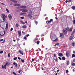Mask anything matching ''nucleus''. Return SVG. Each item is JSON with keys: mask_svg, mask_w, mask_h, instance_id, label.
<instances>
[{"mask_svg": "<svg viewBox=\"0 0 75 75\" xmlns=\"http://www.w3.org/2000/svg\"><path fill=\"white\" fill-rule=\"evenodd\" d=\"M4 34H5V31H1L0 33V35L1 36L4 35Z\"/></svg>", "mask_w": 75, "mask_h": 75, "instance_id": "nucleus-1", "label": "nucleus"}, {"mask_svg": "<svg viewBox=\"0 0 75 75\" xmlns=\"http://www.w3.org/2000/svg\"><path fill=\"white\" fill-rule=\"evenodd\" d=\"M21 10L22 11V12H28V10L26 9H21Z\"/></svg>", "mask_w": 75, "mask_h": 75, "instance_id": "nucleus-2", "label": "nucleus"}, {"mask_svg": "<svg viewBox=\"0 0 75 75\" xmlns=\"http://www.w3.org/2000/svg\"><path fill=\"white\" fill-rule=\"evenodd\" d=\"M53 19H51L50 21H48V24H49L51 23V22H53Z\"/></svg>", "mask_w": 75, "mask_h": 75, "instance_id": "nucleus-3", "label": "nucleus"}, {"mask_svg": "<svg viewBox=\"0 0 75 75\" xmlns=\"http://www.w3.org/2000/svg\"><path fill=\"white\" fill-rule=\"evenodd\" d=\"M66 56L67 57H69V51H68L66 52Z\"/></svg>", "mask_w": 75, "mask_h": 75, "instance_id": "nucleus-4", "label": "nucleus"}, {"mask_svg": "<svg viewBox=\"0 0 75 75\" xmlns=\"http://www.w3.org/2000/svg\"><path fill=\"white\" fill-rule=\"evenodd\" d=\"M19 51L21 54V55H24V53L23 52V51H21V50H19Z\"/></svg>", "mask_w": 75, "mask_h": 75, "instance_id": "nucleus-5", "label": "nucleus"}, {"mask_svg": "<svg viewBox=\"0 0 75 75\" xmlns=\"http://www.w3.org/2000/svg\"><path fill=\"white\" fill-rule=\"evenodd\" d=\"M8 17L9 20H11L12 18V16L11 14H9Z\"/></svg>", "mask_w": 75, "mask_h": 75, "instance_id": "nucleus-6", "label": "nucleus"}, {"mask_svg": "<svg viewBox=\"0 0 75 75\" xmlns=\"http://www.w3.org/2000/svg\"><path fill=\"white\" fill-rule=\"evenodd\" d=\"M63 33H64V34L65 35L67 34V31H66L65 30L63 29Z\"/></svg>", "mask_w": 75, "mask_h": 75, "instance_id": "nucleus-7", "label": "nucleus"}, {"mask_svg": "<svg viewBox=\"0 0 75 75\" xmlns=\"http://www.w3.org/2000/svg\"><path fill=\"white\" fill-rule=\"evenodd\" d=\"M63 36H64V34L60 33V37H61V38H62V37H63Z\"/></svg>", "mask_w": 75, "mask_h": 75, "instance_id": "nucleus-8", "label": "nucleus"}, {"mask_svg": "<svg viewBox=\"0 0 75 75\" xmlns=\"http://www.w3.org/2000/svg\"><path fill=\"white\" fill-rule=\"evenodd\" d=\"M59 57H63V56H64V55H63V54H62V53H59Z\"/></svg>", "mask_w": 75, "mask_h": 75, "instance_id": "nucleus-9", "label": "nucleus"}, {"mask_svg": "<svg viewBox=\"0 0 75 75\" xmlns=\"http://www.w3.org/2000/svg\"><path fill=\"white\" fill-rule=\"evenodd\" d=\"M18 34L19 35V36H21V31H18Z\"/></svg>", "mask_w": 75, "mask_h": 75, "instance_id": "nucleus-10", "label": "nucleus"}, {"mask_svg": "<svg viewBox=\"0 0 75 75\" xmlns=\"http://www.w3.org/2000/svg\"><path fill=\"white\" fill-rule=\"evenodd\" d=\"M14 6H20V4H14Z\"/></svg>", "mask_w": 75, "mask_h": 75, "instance_id": "nucleus-11", "label": "nucleus"}, {"mask_svg": "<svg viewBox=\"0 0 75 75\" xmlns=\"http://www.w3.org/2000/svg\"><path fill=\"white\" fill-rule=\"evenodd\" d=\"M74 35H73L72 36H71L69 38L70 40H72V39H73V38H74Z\"/></svg>", "mask_w": 75, "mask_h": 75, "instance_id": "nucleus-12", "label": "nucleus"}, {"mask_svg": "<svg viewBox=\"0 0 75 75\" xmlns=\"http://www.w3.org/2000/svg\"><path fill=\"white\" fill-rule=\"evenodd\" d=\"M21 61L23 63H24L25 62V61L23 59H21Z\"/></svg>", "mask_w": 75, "mask_h": 75, "instance_id": "nucleus-13", "label": "nucleus"}, {"mask_svg": "<svg viewBox=\"0 0 75 75\" xmlns=\"http://www.w3.org/2000/svg\"><path fill=\"white\" fill-rule=\"evenodd\" d=\"M28 16L30 19H31V18L33 17L31 14H28Z\"/></svg>", "mask_w": 75, "mask_h": 75, "instance_id": "nucleus-14", "label": "nucleus"}, {"mask_svg": "<svg viewBox=\"0 0 75 75\" xmlns=\"http://www.w3.org/2000/svg\"><path fill=\"white\" fill-rule=\"evenodd\" d=\"M21 8H26L27 6H22L20 7Z\"/></svg>", "mask_w": 75, "mask_h": 75, "instance_id": "nucleus-15", "label": "nucleus"}, {"mask_svg": "<svg viewBox=\"0 0 75 75\" xmlns=\"http://www.w3.org/2000/svg\"><path fill=\"white\" fill-rule=\"evenodd\" d=\"M10 65V63H9V62H7L6 63V64L5 65H6V66H8Z\"/></svg>", "mask_w": 75, "mask_h": 75, "instance_id": "nucleus-16", "label": "nucleus"}, {"mask_svg": "<svg viewBox=\"0 0 75 75\" xmlns=\"http://www.w3.org/2000/svg\"><path fill=\"white\" fill-rule=\"evenodd\" d=\"M69 28H67L65 29V30L66 31H69Z\"/></svg>", "mask_w": 75, "mask_h": 75, "instance_id": "nucleus-17", "label": "nucleus"}, {"mask_svg": "<svg viewBox=\"0 0 75 75\" xmlns=\"http://www.w3.org/2000/svg\"><path fill=\"white\" fill-rule=\"evenodd\" d=\"M8 27V23H7L6 24V29H7Z\"/></svg>", "mask_w": 75, "mask_h": 75, "instance_id": "nucleus-18", "label": "nucleus"}, {"mask_svg": "<svg viewBox=\"0 0 75 75\" xmlns=\"http://www.w3.org/2000/svg\"><path fill=\"white\" fill-rule=\"evenodd\" d=\"M73 29V28H71L69 29V31H72V29Z\"/></svg>", "mask_w": 75, "mask_h": 75, "instance_id": "nucleus-19", "label": "nucleus"}, {"mask_svg": "<svg viewBox=\"0 0 75 75\" xmlns=\"http://www.w3.org/2000/svg\"><path fill=\"white\" fill-rule=\"evenodd\" d=\"M75 29L72 32V33L71 34V35H72L74 34L75 33Z\"/></svg>", "mask_w": 75, "mask_h": 75, "instance_id": "nucleus-20", "label": "nucleus"}, {"mask_svg": "<svg viewBox=\"0 0 75 75\" xmlns=\"http://www.w3.org/2000/svg\"><path fill=\"white\" fill-rule=\"evenodd\" d=\"M75 42H73L72 43V46H74V45H75Z\"/></svg>", "mask_w": 75, "mask_h": 75, "instance_id": "nucleus-21", "label": "nucleus"}, {"mask_svg": "<svg viewBox=\"0 0 75 75\" xmlns=\"http://www.w3.org/2000/svg\"><path fill=\"white\" fill-rule=\"evenodd\" d=\"M53 41H54L55 42H57V41H58V39H56L55 40H53Z\"/></svg>", "mask_w": 75, "mask_h": 75, "instance_id": "nucleus-22", "label": "nucleus"}, {"mask_svg": "<svg viewBox=\"0 0 75 75\" xmlns=\"http://www.w3.org/2000/svg\"><path fill=\"white\" fill-rule=\"evenodd\" d=\"M62 60H65V59H66V58L64 57H62Z\"/></svg>", "mask_w": 75, "mask_h": 75, "instance_id": "nucleus-23", "label": "nucleus"}, {"mask_svg": "<svg viewBox=\"0 0 75 75\" xmlns=\"http://www.w3.org/2000/svg\"><path fill=\"white\" fill-rule=\"evenodd\" d=\"M1 17H6V15H5L4 14H2V16H1Z\"/></svg>", "mask_w": 75, "mask_h": 75, "instance_id": "nucleus-24", "label": "nucleus"}, {"mask_svg": "<svg viewBox=\"0 0 75 75\" xmlns=\"http://www.w3.org/2000/svg\"><path fill=\"white\" fill-rule=\"evenodd\" d=\"M75 9V6H73L72 7V9L73 10H74V9Z\"/></svg>", "mask_w": 75, "mask_h": 75, "instance_id": "nucleus-25", "label": "nucleus"}, {"mask_svg": "<svg viewBox=\"0 0 75 75\" xmlns=\"http://www.w3.org/2000/svg\"><path fill=\"white\" fill-rule=\"evenodd\" d=\"M2 18H3V21H6V18H5V17H3Z\"/></svg>", "mask_w": 75, "mask_h": 75, "instance_id": "nucleus-26", "label": "nucleus"}, {"mask_svg": "<svg viewBox=\"0 0 75 75\" xmlns=\"http://www.w3.org/2000/svg\"><path fill=\"white\" fill-rule=\"evenodd\" d=\"M23 28H27V26L25 25H24L23 26Z\"/></svg>", "mask_w": 75, "mask_h": 75, "instance_id": "nucleus-27", "label": "nucleus"}, {"mask_svg": "<svg viewBox=\"0 0 75 75\" xmlns=\"http://www.w3.org/2000/svg\"><path fill=\"white\" fill-rule=\"evenodd\" d=\"M21 71H22V70H21V69L19 70V71H18V73L20 74V73H21Z\"/></svg>", "mask_w": 75, "mask_h": 75, "instance_id": "nucleus-28", "label": "nucleus"}, {"mask_svg": "<svg viewBox=\"0 0 75 75\" xmlns=\"http://www.w3.org/2000/svg\"><path fill=\"white\" fill-rule=\"evenodd\" d=\"M40 42L39 41H37L36 42V43L38 45L40 44Z\"/></svg>", "mask_w": 75, "mask_h": 75, "instance_id": "nucleus-29", "label": "nucleus"}, {"mask_svg": "<svg viewBox=\"0 0 75 75\" xmlns=\"http://www.w3.org/2000/svg\"><path fill=\"white\" fill-rule=\"evenodd\" d=\"M21 23H22L23 24H25V22H23V21H21Z\"/></svg>", "mask_w": 75, "mask_h": 75, "instance_id": "nucleus-30", "label": "nucleus"}, {"mask_svg": "<svg viewBox=\"0 0 75 75\" xmlns=\"http://www.w3.org/2000/svg\"><path fill=\"white\" fill-rule=\"evenodd\" d=\"M24 40H27V37H26V36L24 37Z\"/></svg>", "mask_w": 75, "mask_h": 75, "instance_id": "nucleus-31", "label": "nucleus"}, {"mask_svg": "<svg viewBox=\"0 0 75 75\" xmlns=\"http://www.w3.org/2000/svg\"><path fill=\"white\" fill-rule=\"evenodd\" d=\"M69 64V61H68L67 62V65H68Z\"/></svg>", "mask_w": 75, "mask_h": 75, "instance_id": "nucleus-32", "label": "nucleus"}, {"mask_svg": "<svg viewBox=\"0 0 75 75\" xmlns=\"http://www.w3.org/2000/svg\"><path fill=\"white\" fill-rule=\"evenodd\" d=\"M72 57H75V54H73L72 55Z\"/></svg>", "mask_w": 75, "mask_h": 75, "instance_id": "nucleus-33", "label": "nucleus"}, {"mask_svg": "<svg viewBox=\"0 0 75 75\" xmlns=\"http://www.w3.org/2000/svg\"><path fill=\"white\" fill-rule=\"evenodd\" d=\"M16 27L17 28L18 27V23L16 24Z\"/></svg>", "mask_w": 75, "mask_h": 75, "instance_id": "nucleus-34", "label": "nucleus"}, {"mask_svg": "<svg viewBox=\"0 0 75 75\" xmlns=\"http://www.w3.org/2000/svg\"><path fill=\"white\" fill-rule=\"evenodd\" d=\"M35 24H38V22H37V21H35Z\"/></svg>", "mask_w": 75, "mask_h": 75, "instance_id": "nucleus-35", "label": "nucleus"}, {"mask_svg": "<svg viewBox=\"0 0 75 75\" xmlns=\"http://www.w3.org/2000/svg\"><path fill=\"white\" fill-rule=\"evenodd\" d=\"M10 52H9V53H8V58H10Z\"/></svg>", "mask_w": 75, "mask_h": 75, "instance_id": "nucleus-36", "label": "nucleus"}, {"mask_svg": "<svg viewBox=\"0 0 75 75\" xmlns=\"http://www.w3.org/2000/svg\"><path fill=\"white\" fill-rule=\"evenodd\" d=\"M16 59H17V57H15L13 58L14 60H16Z\"/></svg>", "mask_w": 75, "mask_h": 75, "instance_id": "nucleus-37", "label": "nucleus"}, {"mask_svg": "<svg viewBox=\"0 0 75 75\" xmlns=\"http://www.w3.org/2000/svg\"><path fill=\"white\" fill-rule=\"evenodd\" d=\"M6 10L7 12L8 13H9V11H8V9L6 8Z\"/></svg>", "mask_w": 75, "mask_h": 75, "instance_id": "nucleus-38", "label": "nucleus"}, {"mask_svg": "<svg viewBox=\"0 0 75 75\" xmlns=\"http://www.w3.org/2000/svg\"><path fill=\"white\" fill-rule=\"evenodd\" d=\"M4 69H6L7 68V67H6V65H5L4 66Z\"/></svg>", "mask_w": 75, "mask_h": 75, "instance_id": "nucleus-39", "label": "nucleus"}, {"mask_svg": "<svg viewBox=\"0 0 75 75\" xmlns=\"http://www.w3.org/2000/svg\"><path fill=\"white\" fill-rule=\"evenodd\" d=\"M21 18L23 19H24V16L21 17Z\"/></svg>", "mask_w": 75, "mask_h": 75, "instance_id": "nucleus-40", "label": "nucleus"}, {"mask_svg": "<svg viewBox=\"0 0 75 75\" xmlns=\"http://www.w3.org/2000/svg\"><path fill=\"white\" fill-rule=\"evenodd\" d=\"M13 30V28H11L10 30V31H12Z\"/></svg>", "mask_w": 75, "mask_h": 75, "instance_id": "nucleus-41", "label": "nucleus"}, {"mask_svg": "<svg viewBox=\"0 0 75 75\" xmlns=\"http://www.w3.org/2000/svg\"><path fill=\"white\" fill-rule=\"evenodd\" d=\"M68 72V70H67L66 71V74H67Z\"/></svg>", "mask_w": 75, "mask_h": 75, "instance_id": "nucleus-42", "label": "nucleus"}, {"mask_svg": "<svg viewBox=\"0 0 75 75\" xmlns=\"http://www.w3.org/2000/svg\"><path fill=\"white\" fill-rule=\"evenodd\" d=\"M4 40V39H0V42H1V41H3Z\"/></svg>", "mask_w": 75, "mask_h": 75, "instance_id": "nucleus-43", "label": "nucleus"}, {"mask_svg": "<svg viewBox=\"0 0 75 75\" xmlns=\"http://www.w3.org/2000/svg\"><path fill=\"white\" fill-rule=\"evenodd\" d=\"M13 2L14 3H17V1H13Z\"/></svg>", "mask_w": 75, "mask_h": 75, "instance_id": "nucleus-44", "label": "nucleus"}, {"mask_svg": "<svg viewBox=\"0 0 75 75\" xmlns=\"http://www.w3.org/2000/svg\"><path fill=\"white\" fill-rule=\"evenodd\" d=\"M0 54H2V53H3V51H1L0 52Z\"/></svg>", "mask_w": 75, "mask_h": 75, "instance_id": "nucleus-45", "label": "nucleus"}, {"mask_svg": "<svg viewBox=\"0 0 75 75\" xmlns=\"http://www.w3.org/2000/svg\"><path fill=\"white\" fill-rule=\"evenodd\" d=\"M58 58L59 59H60V60H62V59L61 58V57H59Z\"/></svg>", "mask_w": 75, "mask_h": 75, "instance_id": "nucleus-46", "label": "nucleus"}, {"mask_svg": "<svg viewBox=\"0 0 75 75\" xmlns=\"http://www.w3.org/2000/svg\"><path fill=\"white\" fill-rule=\"evenodd\" d=\"M13 74H14L15 75H17V74H16V73L14 72H13Z\"/></svg>", "mask_w": 75, "mask_h": 75, "instance_id": "nucleus-47", "label": "nucleus"}, {"mask_svg": "<svg viewBox=\"0 0 75 75\" xmlns=\"http://www.w3.org/2000/svg\"><path fill=\"white\" fill-rule=\"evenodd\" d=\"M20 38H18L17 39V41H20Z\"/></svg>", "mask_w": 75, "mask_h": 75, "instance_id": "nucleus-48", "label": "nucleus"}, {"mask_svg": "<svg viewBox=\"0 0 75 75\" xmlns=\"http://www.w3.org/2000/svg\"><path fill=\"white\" fill-rule=\"evenodd\" d=\"M16 64L17 63H16V62H15L13 63V65H16Z\"/></svg>", "mask_w": 75, "mask_h": 75, "instance_id": "nucleus-49", "label": "nucleus"}, {"mask_svg": "<svg viewBox=\"0 0 75 75\" xmlns=\"http://www.w3.org/2000/svg\"><path fill=\"white\" fill-rule=\"evenodd\" d=\"M18 59H19V60H20V59H21V58H20V57H18Z\"/></svg>", "mask_w": 75, "mask_h": 75, "instance_id": "nucleus-50", "label": "nucleus"}, {"mask_svg": "<svg viewBox=\"0 0 75 75\" xmlns=\"http://www.w3.org/2000/svg\"><path fill=\"white\" fill-rule=\"evenodd\" d=\"M28 36H30V35L29 34H28L26 35V37H28Z\"/></svg>", "mask_w": 75, "mask_h": 75, "instance_id": "nucleus-51", "label": "nucleus"}, {"mask_svg": "<svg viewBox=\"0 0 75 75\" xmlns=\"http://www.w3.org/2000/svg\"><path fill=\"white\" fill-rule=\"evenodd\" d=\"M71 0H69L68 1V2H69V3H71Z\"/></svg>", "mask_w": 75, "mask_h": 75, "instance_id": "nucleus-52", "label": "nucleus"}, {"mask_svg": "<svg viewBox=\"0 0 75 75\" xmlns=\"http://www.w3.org/2000/svg\"><path fill=\"white\" fill-rule=\"evenodd\" d=\"M73 23L74 24H75V20H74Z\"/></svg>", "mask_w": 75, "mask_h": 75, "instance_id": "nucleus-53", "label": "nucleus"}, {"mask_svg": "<svg viewBox=\"0 0 75 75\" xmlns=\"http://www.w3.org/2000/svg\"><path fill=\"white\" fill-rule=\"evenodd\" d=\"M35 40H38V38H35Z\"/></svg>", "mask_w": 75, "mask_h": 75, "instance_id": "nucleus-54", "label": "nucleus"}, {"mask_svg": "<svg viewBox=\"0 0 75 75\" xmlns=\"http://www.w3.org/2000/svg\"><path fill=\"white\" fill-rule=\"evenodd\" d=\"M4 42H5V40H4L2 42V43H4Z\"/></svg>", "mask_w": 75, "mask_h": 75, "instance_id": "nucleus-55", "label": "nucleus"}, {"mask_svg": "<svg viewBox=\"0 0 75 75\" xmlns=\"http://www.w3.org/2000/svg\"><path fill=\"white\" fill-rule=\"evenodd\" d=\"M26 14V13H25V12L23 13V14Z\"/></svg>", "mask_w": 75, "mask_h": 75, "instance_id": "nucleus-56", "label": "nucleus"}, {"mask_svg": "<svg viewBox=\"0 0 75 75\" xmlns=\"http://www.w3.org/2000/svg\"><path fill=\"white\" fill-rule=\"evenodd\" d=\"M66 3H68V1H67V0H66Z\"/></svg>", "mask_w": 75, "mask_h": 75, "instance_id": "nucleus-57", "label": "nucleus"}, {"mask_svg": "<svg viewBox=\"0 0 75 75\" xmlns=\"http://www.w3.org/2000/svg\"><path fill=\"white\" fill-rule=\"evenodd\" d=\"M32 60L33 61H34V59L33 58L32 59Z\"/></svg>", "mask_w": 75, "mask_h": 75, "instance_id": "nucleus-58", "label": "nucleus"}, {"mask_svg": "<svg viewBox=\"0 0 75 75\" xmlns=\"http://www.w3.org/2000/svg\"><path fill=\"white\" fill-rule=\"evenodd\" d=\"M55 60L57 62H58V59H57V58Z\"/></svg>", "mask_w": 75, "mask_h": 75, "instance_id": "nucleus-59", "label": "nucleus"}, {"mask_svg": "<svg viewBox=\"0 0 75 75\" xmlns=\"http://www.w3.org/2000/svg\"><path fill=\"white\" fill-rule=\"evenodd\" d=\"M1 4H3V5H5L3 3H1Z\"/></svg>", "mask_w": 75, "mask_h": 75, "instance_id": "nucleus-60", "label": "nucleus"}, {"mask_svg": "<svg viewBox=\"0 0 75 75\" xmlns=\"http://www.w3.org/2000/svg\"><path fill=\"white\" fill-rule=\"evenodd\" d=\"M15 65V67H17V64H16Z\"/></svg>", "mask_w": 75, "mask_h": 75, "instance_id": "nucleus-61", "label": "nucleus"}, {"mask_svg": "<svg viewBox=\"0 0 75 75\" xmlns=\"http://www.w3.org/2000/svg\"><path fill=\"white\" fill-rule=\"evenodd\" d=\"M73 62H75V59H74L73 60Z\"/></svg>", "mask_w": 75, "mask_h": 75, "instance_id": "nucleus-62", "label": "nucleus"}, {"mask_svg": "<svg viewBox=\"0 0 75 75\" xmlns=\"http://www.w3.org/2000/svg\"><path fill=\"white\" fill-rule=\"evenodd\" d=\"M56 45H59V43H56Z\"/></svg>", "mask_w": 75, "mask_h": 75, "instance_id": "nucleus-63", "label": "nucleus"}, {"mask_svg": "<svg viewBox=\"0 0 75 75\" xmlns=\"http://www.w3.org/2000/svg\"><path fill=\"white\" fill-rule=\"evenodd\" d=\"M73 53H74V54H75V51H74L73 52Z\"/></svg>", "mask_w": 75, "mask_h": 75, "instance_id": "nucleus-64", "label": "nucleus"}]
</instances>
